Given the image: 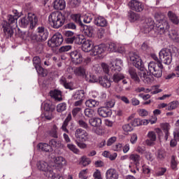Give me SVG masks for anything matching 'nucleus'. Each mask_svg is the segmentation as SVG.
<instances>
[{"label":"nucleus","instance_id":"1","mask_svg":"<svg viewBox=\"0 0 179 179\" xmlns=\"http://www.w3.org/2000/svg\"><path fill=\"white\" fill-rule=\"evenodd\" d=\"M130 61L132 62V65L141 71V79L145 82V83H150L152 82V76L146 73L145 70V65L142 62V59L139 57V55L136 52H131L129 53Z\"/></svg>","mask_w":179,"mask_h":179},{"label":"nucleus","instance_id":"2","mask_svg":"<svg viewBox=\"0 0 179 179\" xmlns=\"http://www.w3.org/2000/svg\"><path fill=\"white\" fill-rule=\"evenodd\" d=\"M71 16V12L68 10H64L62 12H52L49 15V23L53 27V29H59L65 24V20Z\"/></svg>","mask_w":179,"mask_h":179},{"label":"nucleus","instance_id":"3","mask_svg":"<svg viewBox=\"0 0 179 179\" xmlns=\"http://www.w3.org/2000/svg\"><path fill=\"white\" fill-rule=\"evenodd\" d=\"M158 30L160 34L167 36L169 37V38H171V40H173V41H179L178 32H177V31L175 29L170 30V25L169 24V22H163L162 25L158 26Z\"/></svg>","mask_w":179,"mask_h":179},{"label":"nucleus","instance_id":"4","mask_svg":"<svg viewBox=\"0 0 179 179\" xmlns=\"http://www.w3.org/2000/svg\"><path fill=\"white\" fill-rule=\"evenodd\" d=\"M37 23H38L37 16H36L34 14L28 13L27 15L21 18L20 25L21 27H26L27 26H29V29L33 30V29L36 27Z\"/></svg>","mask_w":179,"mask_h":179},{"label":"nucleus","instance_id":"5","mask_svg":"<svg viewBox=\"0 0 179 179\" xmlns=\"http://www.w3.org/2000/svg\"><path fill=\"white\" fill-rule=\"evenodd\" d=\"M148 71L155 78H162V75H163V64L162 62L157 64L155 62H150L148 64Z\"/></svg>","mask_w":179,"mask_h":179},{"label":"nucleus","instance_id":"6","mask_svg":"<svg viewBox=\"0 0 179 179\" xmlns=\"http://www.w3.org/2000/svg\"><path fill=\"white\" fill-rule=\"evenodd\" d=\"M159 59L165 65H170L173 61V57H171V52L169 49H163L159 53Z\"/></svg>","mask_w":179,"mask_h":179},{"label":"nucleus","instance_id":"7","mask_svg":"<svg viewBox=\"0 0 179 179\" xmlns=\"http://www.w3.org/2000/svg\"><path fill=\"white\" fill-rule=\"evenodd\" d=\"M62 43H64V37L61 34L57 33L53 35L51 39L48 41V45L51 48H55V47H59Z\"/></svg>","mask_w":179,"mask_h":179},{"label":"nucleus","instance_id":"8","mask_svg":"<svg viewBox=\"0 0 179 179\" xmlns=\"http://www.w3.org/2000/svg\"><path fill=\"white\" fill-rule=\"evenodd\" d=\"M128 6L133 12L141 13L145 9V6H143V3L136 0H131L129 2Z\"/></svg>","mask_w":179,"mask_h":179},{"label":"nucleus","instance_id":"9","mask_svg":"<svg viewBox=\"0 0 179 179\" xmlns=\"http://www.w3.org/2000/svg\"><path fill=\"white\" fill-rule=\"evenodd\" d=\"M70 57L71 59V62L74 65H80L82 62H83V56L79 50H74L70 52Z\"/></svg>","mask_w":179,"mask_h":179},{"label":"nucleus","instance_id":"10","mask_svg":"<svg viewBox=\"0 0 179 179\" xmlns=\"http://www.w3.org/2000/svg\"><path fill=\"white\" fill-rule=\"evenodd\" d=\"M75 137L78 141L82 142H86L89 139V133L83 129L78 128L75 131Z\"/></svg>","mask_w":179,"mask_h":179},{"label":"nucleus","instance_id":"11","mask_svg":"<svg viewBox=\"0 0 179 179\" xmlns=\"http://www.w3.org/2000/svg\"><path fill=\"white\" fill-rule=\"evenodd\" d=\"M3 30L6 38H11V37H13V34H15V28L8 24V23L3 24Z\"/></svg>","mask_w":179,"mask_h":179},{"label":"nucleus","instance_id":"12","mask_svg":"<svg viewBox=\"0 0 179 179\" xmlns=\"http://www.w3.org/2000/svg\"><path fill=\"white\" fill-rule=\"evenodd\" d=\"M66 166V159L63 157H57L55 159V165L53 167H56L59 171H61L64 167Z\"/></svg>","mask_w":179,"mask_h":179},{"label":"nucleus","instance_id":"13","mask_svg":"<svg viewBox=\"0 0 179 179\" xmlns=\"http://www.w3.org/2000/svg\"><path fill=\"white\" fill-rule=\"evenodd\" d=\"M80 31L85 34L87 37H93V33H94V29L93 27L87 26L85 24L80 27Z\"/></svg>","mask_w":179,"mask_h":179},{"label":"nucleus","instance_id":"14","mask_svg":"<svg viewBox=\"0 0 179 179\" xmlns=\"http://www.w3.org/2000/svg\"><path fill=\"white\" fill-rule=\"evenodd\" d=\"M147 137L148 139L145 141V143L148 145V146L153 145L155 142H156V139H157V136H156V133L155 131H149Z\"/></svg>","mask_w":179,"mask_h":179},{"label":"nucleus","instance_id":"15","mask_svg":"<svg viewBox=\"0 0 179 179\" xmlns=\"http://www.w3.org/2000/svg\"><path fill=\"white\" fill-rule=\"evenodd\" d=\"M106 44H100L95 45L92 48L93 55H101L106 51Z\"/></svg>","mask_w":179,"mask_h":179},{"label":"nucleus","instance_id":"16","mask_svg":"<svg viewBox=\"0 0 179 179\" xmlns=\"http://www.w3.org/2000/svg\"><path fill=\"white\" fill-rule=\"evenodd\" d=\"M93 41L89 39H85L83 45H82V50L84 52H90V51H93Z\"/></svg>","mask_w":179,"mask_h":179},{"label":"nucleus","instance_id":"17","mask_svg":"<svg viewBox=\"0 0 179 179\" xmlns=\"http://www.w3.org/2000/svg\"><path fill=\"white\" fill-rule=\"evenodd\" d=\"M152 29H155V21H153L152 18L146 19L145 27H144V32L150 33Z\"/></svg>","mask_w":179,"mask_h":179},{"label":"nucleus","instance_id":"18","mask_svg":"<svg viewBox=\"0 0 179 179\" xmlns=\"http://www.w3.org/2000/svg\"><path fill=\"white\" fill-rule=\"evenodd\" d=\"M94 24L99 27H107L108 22L103 17L98 16L94 18Z\"/></svg>","mask_w":179,"mask_h":179},{"label":"nucleus","instance_id":"19","mask_svg":"<svg viewBox=\"0 0 179 179\" xmlns=\"http://www.w3.org/2000/svg\"><path fill=\"white\" fill-rule=\"evenodd\" d=\"M122 62L120 59H116L110 63V69L112 72H120Z\"/></svg>","mask_w":179,"mask_h":179},{"label":"nucleus","instance_id":"20","mask_svg":"<svg viewBox=\"0 0 179 179\" xmlns=\"http://www.w3.org/2000/svg\"><path fill=\"white\" fill-rule=\"evenodd\" d=\"M98 114L100 117L107 118V117H110L112 113L110 108L101 107L98 108Z\"/></svg>","mask_w":179,"mask_h":179},{"label":"nucleus","instance_id":"21","mask_svg":"<svg viewBox=\"0 0 179 179\" xmlns=\"http://www.w3.org/2000/svg\"><path fill=\"white\" fill-rule=\"evenodd\" d=\"M38 34L41 37V39H45V41L48 38V31L44 26L38 27L37 29Z\"/></svg>","mask_w":179,"mask_h":179},{"label":"nucleus","instance_id":"22","mask_svg":"<svg viewBox=\"0 0 179 179\" xmlns=\"http://www.w3.org/2000/svg\"><path fill=\"white\" fill-rule=\"evenodd\" d=\"M98 82L103 87L108 88L111 87V81H110L106 76L99 77Z\"/></svg>","mask_w":179,"mask_h":179},{"label":"nucleus","instance_id":"23","mask_svg":"<svg viewBox=\"0 0 179 179\" xmlns=\"http://www.w3.org/2000/svg\"><path fill=\"white\" fill-rule=\"evenodd\" d=\"M131 79L136 82V83H139L141 82V79H139V77L138 76V73L136 72V69L133 67H130L128 71Z\"/></svg>","mask_w":179,"mask_h":179},{"label":"nucleus","instance_id":"24","mask_svg":"<svg viewBox=\"0 0 179 179\" xmlns=\"http://www.w3.org/2000/svg\"><path fill=\"white\" fill-rule=\"evenodd\" d=\"M66 4L64 0H55L54 2V8L56 10H64Z\"/></svg>","mask_w":179,"mask_h":179},{"label":"nucleus","instance_id":"25","mask_svg":"<svg viewBox=\"0 0 179 179\" xmlns=\"http://www.w3.org/2000/svg\"><path fill=\"white\" fill-rule=\"evenodd\" d=\"M162 129L163 132L164 133V139L165 141H167L169 139V136H170V124L169 123H163L161 124Z\"/></svg>","mask_w":179,"mask_h":179},{"label":"nucleus","instance_id":"26","mask_svg":"<svg viewBox=\"0 0 179 179\" xmlns=\"http://www.w3.org/2000/svg\"><path fill=\"white\" fill-rule=\"evenodd\" d=\"M106 179H118V173L114 169H108L106 173Z\"/></svg>","mask_w":179,"mask_h":179},{"label":"nucleus","instance_id":"27","mask_svg":"<svg viewBox=\"0 0 179 179\" xmlns=\"http://www.w3.org/2000/svg\"><path fill=\"white\" fill-rule=\"evenodd\" d=\"M31 33V31H22L18 28L17 32L15 33V36H17V37H20V38H22V40H26L30 37Z\"/></svg>","mask_w":179,"mask_h":179},{"label":"nucleus","instance_id":"28","mask_svg":"<svg viewBox=\"0 0 179 179\" xmlns=\"http://www.w3.org/2000/svg\"><path fill=\"white\" fill-rule=\"evenodd\" d=\"M128 17H129V21L131 22H138V20L141 19V15L131 10L128 11Z\"/></svg>","mask_w":179,"mask_h":179},{"label":"nucleus","instance_id":"29","mask_svg":"<svg viewBox=\"0 0 179 179\" xmlns=\"http://www.w3.org/2000/svg\"><path fill=\"white\" fill-rule=\"evenodd\" d=\"M50 94L51 97L57 100V101H61L62 100V92L60 90H55L54 91H50Z\"/></svg>","mask_w":179,"mask_h":179},{"label":"nucleus","instance_id":"30","mask_svg":"<svg viewBox=\"0 0 179 179\" xmlns=\"http://www.w3.org/2000/svg\"><path fill=\"white\" fill-rule=\"evenodd\" d=\"M72 100H85V90H80L73 95Z\"/></svg>","mask_w":179,"mask_h":179},{"label":"nucleus","instance_id":"31","mask_svg":"<svg viewBox=\"0 0 179 179\" xmlns=\"http://www.w3.org/2000/svg\"><path fill=\"white\" fill-rule=\"evenodd\" d=\"M71 120H72V115L69 113L67 115L66 118L64 120L63 124L62 126V131H64V132H66V134H69V130H68L66 127H68V124H69V121H71Z\"/></svg>","mask_w":179,"mask_h":179},{"label":"nucleus","instance_id":"32","mask_svg":"<svg viewBox=\"0 0 179 179\" xmlns=\"http://www.w3.org/2000/svg\"><path fill=\"white\" fill-rule=\"evenodd\" d=\"M168 17H169L171 22L173 23V24H178L179 23V18L176 13H173V11L168 12Z\"/></svg>","mask_w":179,"mask_h":179},{"label":"nucleus","instance_id":"33","mask_svg":"<svg viewBox=\"0 0 179 179\" xmlns=\"http://www.w3.org/2000/svg\"><path fill=\"white\" fill-rule=\"evenodd\" d=\"M37 147L42 152H50V151L52 150V148H51V145H50L47 143H38Z\"/></svg>","mask_w":179,"mask_h":179},{"label":"nucleus","instance_id":"34","mask_svg":"<svg viewBox=\"0 0 179 179\" xmlns=\"http://www.w3.org/2000/svg\"><path fill=\"white\" fill-rule=\"evenodd\" d=\"M74 73L77 76H86V69L83 66H80L77 67L74 70Z\"/></svg>","mask_w":179,"mask_h":179},{"label":"nucleus","instance_id":"35","mask_svg":"<svg viewBox=\"0 0 179 179\" xmlns=\"http://www.w3.org/2000/svg\"><path fill=\"white\" fill-rule=\"evenodd\" d=\"M89 122L92 127H95L96 128H99V127L101 125V119L99 117L91 118L90 119Z\"/></svg>","mask_w":179,"mask_h":179},{"label":"nucleus","instance_id":"36","mask_svg":"<svg viewBox=\"0 0 179 179\" xmlns=\"http://www.w3.org/2000/svg\"><path fill=\"white\" fill-rule=\"evenodd\" d=\"M37 167L38 169V170H41V171H49L48 169V163L42 161V162H39L37 163Z\"/></svg>","mask_w":179,"mask_h":179},{"label":"nucleus","instance_id":"37","mask_svg":"<svg viewBox=\"0 0 179 179\" xmlns=\"http://www.w3.org/2000/svg\"><path fill=\"white\" fill-rule=\"evenodd\" d=\"M125 78V76L124 74L118 73V72H115L113 74L112 79L115 83H118V82H120V80H122L123 79Z\"/></svg>","mask_w":179,"mask_h":179},{"label":"nucleus","instance_id":"38","mask_svg":"<svg viewBox=\"0 0 179 179\" xmlns=\"http://www.w3.org/2000/svg\"><path fill=\"white\" fill-rule=\"evenodd\" d=\"M99 101L94 99H88L85 101L86 107H89V108H94L99 106Z\"/></svg>","mask_w":179,"mask_h":179},{"label":"nucleus","instance_id":"39","mask_svg":"<svg viewBox=\"0 0 179 179\" xmlns=\"http://www.w3.org/2000/svg\"><path fill=\"white\" fill-rule=\"evenodd\" d=\"M29 37L34 43H44V41H45V40L42 39L41 36H39L38 34L37 35L36 34H32L31 32Z\"/></svg>","mask_w":179,"mask_h":179},{"label":"nucleus","instance_id":"40","mask_svg":"<svg viewBox=\"0 0 179 179\" xmlns=\"http://www.w3.org/2000/svg\"><path fill=\"white\" fill-rule=\"evenodd\" d=\"M71 17L73 22L80 26V27L83 26V22H82V20H80V14H72Z\"/></svg>","mask_w":179,"mask_h":179},{"label":"nucleus","instance_id":"41","mask_svg":"<svg viewBox=\"0 0 179 179\" xmlns=\"http://www.w3.org/2000/svg\"><path fill=\"white\" fill-rule=\"evenodd\" d=\"M130 160L134 162V164L138 167L139 166L141 162V156L137 154H131L129 157Z\"/></svg>","mask_w":179,"mask_h":179},{"label":"nucleus","instance_id":"42","mask_svg":"<svg viewBox=\"0 0 179 179\" xmlns=\"http://www.w3.org/2000/svg\"><path fill=\"white\" fill-rule=\"evenodd\" d=\"M5 23H7L9 26H10V24H16L17 23V16L12 15H8V22Z\"/></svg>","mask_w":179,"mask_h":179},{"label":"nucleus","instance_id":"43","mask_svg":"<svg viewBox=\"0 0 179 179\" xmlns=\"http://www.w3.org/2000/svg\"><path fill=\"white\" fill-rule=\"evenodd\" d=\"M178 101H173L168 104V106L166 108V110L168 111H171L172 110H176L178 107Z\"/></svg>","mask_w":179,"mask_h":179},{"label":"nucleus","instance_id":"44","mask_svg":"<svg viewBox=\"0 0 179 179\" xmlns=\"http://www.w3.org/2000/svg\"><path fill=\"white\" fill-rule=\"evenodd\" d=\"M44 111L52 113L55 110V106L52 103H45L43 106Z\"/></svg>","mask_w":179,"mask_h":179},{"label":"nucleus","instance_id":"45","mask_svg":"<svg viewBox=\"0 0 179 179\" xmlns=\"http://www.w3.org/2000/svg\"><path fill=\"white\" fill-rule=\"evenodd\" d=\"M85 40H86V38H85V36H75L74 38V43L78 45H83V43L85 42Z\"/></svg>","mask_w":179,"mask_h":179},{"label":"nucleus","instance_id":"46","mask_svg":"<svg viewBox=\"0 0 179 179\" xmlns=\"http://www.w3.org/2000/svg\"><path fill=\"white\" fill-rule=\"evenodd\" d=\"M58 127H57V125H53L52 129L50 131L49 135L50 136H52V138H58Z\"/></svg>","mask_w":179,"mask_h":179},{"label":"nucleus","instance_id":"47","mask_svg":"<svg viewBox=\"0 0 179 179\" xmlns=\"http://www.w3.org/2000/svg\"><path fill=\"white\" fill-rule=\"evenodd\" d=\"M35 69H36V72H38V75L41 76H43V78L47 76L48 71L47 70L44 69L43 66H39Z\"/></svg>","mask_w":179,"mask_h":179},{"label":"nucleus","instance_id":"48","mask_svg":"<svg viewBox=\"0 0 179 179\" xmlns=\"http://www.w3.org/2000/svg\"><path fill=\"white\" fill-rule=\"evenodd\" d=\"M84 114L88 118H93L94 117V110L93 109L86 108L84 110Z\"/></svg>","mask_w":179,"mask_h":179},{"label":"nucleus","instance_id":"49","mask_svg":"<svg viewBox=\"0 0 179 179\" xmlns=\"http://www.w3.org/2000/svg\"><path fill=\"white\" fill-rule=\"evenodd\" d=\"M86 79L90 83H96L99 82V79L97 78V77H96V76L93 74H90L89 77L86 76Z\"/></svg>","mask_w":179,"mask_h":179},{"label":"nucleus","instance_id":"50","mask_svg":"<svg viewBox=\"0 0 179 179\" xmlns=\"http://www.w3.org/2000/svg\"><path fill=\"white\" fill-rule=\"evenodd\" d=\"M60 83L61 85H63L65 89H69L70 90H72V87L69 83L66 82V78H62V79H60Z\"/></svg>","mask_w":179,"mask_h":179},{"label":"nucleus","instance_id":"51","mask_svg":"<svg viewBox=\"0 0 179 179\" xmlns=\"http://www.w3.org/2000/svg\"><path fill=\"white\" fill-rule=\"evenodd\" d=\"M33 64L35 68H38V66H41V59L40 57L36 56L33 58Z\"/></svg>","mask_w":179,"mask_h":179},{"label":"nucleus","instance_id":"52","mask_svg":"<svg viewBox=\"0 0 179 179\" xmlns=\"http://www.w3.org/2000/svg\"><path fill=\"white\" fill-rule=\"evenodd\" d=\"M50 145H51V146H53V148H61V146H62V144H61L60 141H58L55 139H52L49 142Z\"/></svg>","mask_w":179,"mask_h":179},{"label":"nucleus","instance_id":"53","mask_svg":"<svg viewBox=\"0 0 179 179\" xmlns=\"http://www.w3.org/2000/svg\"><path fill=\"white\" fill-rule=\"evenodd\" d=\"M91 161L90 159L83 156L81 157L80 164H83L84 167H86V166H89L90 164Z\"/></svg>","mask_w":179,"mask_h":179},{"label":"nucleus","instance_id":"54","mask_svg":"<svg viewBox=\"0 0 179 179\" xmlns=\"http://www.w3.org/2000/svg\"><path fill=\"white\" fill-rule=\"evenodd\" d=\"M78 124L80 128L83 129H89V124L83 120H79Z\"/></svg>","mask_w":179,"mask_h":179},{"label":"nucleus","instance_id":"55","mask_svg":"<svg viewBox=\"0 0 179 179\" xmlns=\"http://www.w3.org/2000/svg\"><path fill=\"white\" fill-rule=\"evenodd\" d=\"M66 110V103H59L57 106V113H62V111H65Z\"/></svg>","mask_w":179,"mask_h":179},{"label":"nucleus","instance_id":"56","mask_svg":"<svg viewBox=\"0 0 179 179\" xmlns=\"http://www.w3.org/2000/svg\"><path fill=\"white\" fill-rule=\"evenodd\" d=\"M155 18L157 20V22H158V24H157V27H159V26L162 25L163 22H166V21L162 20V14H160L159 13H155Z\"/></svg>","mask_w":179,"mask_h":179},{"label":"nucleus","instance_id":"57","mask_svg":"<svg viewBox=\"0 0 179 179\" xmlns=\"http://www.w3.org/2000/svg\"><path fill=\"white\" fill-rule=\"evenodd\" d=\"M131 125V124H126L123 125L122 127L123 131H124L127 134H128V132H131V131H134V127H132V126Z\"/></svg>","mask_w":179,"mask_h":179},{"label":"nucleus","instance_id":"58","mask_svg":"<svg viewBox=\"0 0 179 179\" xmlns=\"http://www.w3.org/2000/svg\"><path fill=\"white\" fill-rule=\"evenodd\" d=\"M131 127H139V125H142V120L139 118H136L131 122Z\"/></svg>","mask_w":179,"mask_h":179},{"label":"nucleus","instance_id":"59","mask_svg":"<svg viewBox=\"0 0 179 179\" xmlns=\"http://www.w3.org/2000/svg\"><path fill=\"white\" fill-rule=\"evenodd\" d=\"M114 106H115V101L114 100L106 101L105 102V107L106 108H113Z\"/></svg>","mask_w":179,"mask_h":179},{"label":"nucleus","instance_id":"60","mask_svg":"<svg viewBox=\"0 0 179 179\" xmlns=\"http://www.w3.org/2000/svg\"><path fill=\"white\" fill-rule=\"evenodd\" d=\"M72 49V46L71 45H64V46H62L59 50V52H66L67 51H69V50Z\"/></svg>","mask_w":179,"mask_h":179},{"label":"nucleus","instance_id":"61","mask_svg":"<svg viewBox=\"0 0 179 179\" xmlns=\"http://www.w3.org/2000/svg\"><path fill=\"white\" fill-rule=\"evenodd\" d=\"M157 157H158V159L163 160V159H164V157H166V151L164 150H158Z\"/></svg>","mask_w":179,"mask_h":179},{"label":"nucleus","instance_id":"62","mask_svg":"<svg viewBox=\"0 0 179 179\" xmlns=\"http://www.w3.org/2000/svg\"><path fill=\"white\" fill-rule=\"evenodd\" d=\"M67 148L68 149H69V150L73 152V153H78L79 152V150H78V148H76V146H75V145L73 144H68Z\"/></svg>","mask_w":179,"mask_h":179},{"label":"nucleus","instance_id":"63","mask_svg":"<svg viewBox=\"0 0 179 179\" xmlns=\"http://www.w3.org/2000/svg\"><path fill=\"white\" fill-rule=\"evenodd\" d=\"M108 50L110 52H116L117 51V45L115 43H110L108 45Z\"/></svg>","mask_w":179,"mask_h":179},{"label":"nucleus","instance_id":"64","mask_svg":"<svg viewBox=\"0 0 179 179\" xmlns=\"http://www.w3.org/2000/svg\"><path fill=\"white\" fill-rule=\"evenodd\" d=\"M70 5L72 8H78L80 5V0H71Z\"/></svg>","mask_w":179,"mask_h":179}]
</instances>
